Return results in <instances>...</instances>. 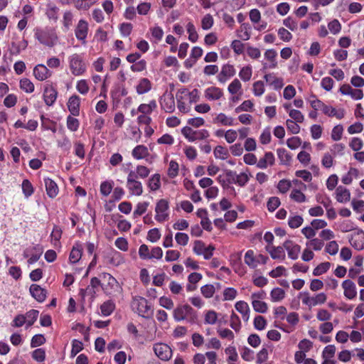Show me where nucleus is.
I'll return each mask as SVG.
<instances>
[{"mask_svg":"<svg viewBox=\"0 0 364 364\" xmlns=\"http://www.w3.org/2000/svg\"><path fill=\"white\" fill-rule=\"evenodd\" d=\"M75 116L68 115L66 119V124L68 129L71 132H76L80 127V122Z\"/></svg>","mask_w":364,"mask_h":364,"instance_id":"nucleus-48","label":"nucleus"},{"mask_svg":"<svg viewBox=\"0 0 364 364\" xmlns=\"http://www.w3.org/2000/svg\"><path fill=\"white\" fill-rule=\"evenodd\" d=\"M331 267V263L328 262H325L319 264L317 267H316L313 271V274L314 276H319L323 273H326Z\"/></svg>","mask_w":364,"mask_h":364,"instance_id":"nucleus-55","label":"nucleus"},{"mask_svg":"<svg viewBox=\"0 0 364 364\" xmlns=\"http://www.w3.org/2000/svg\"><path fill=\"white\" fill-rule=\"evenodd\" d=\"M235 309L242 314L245 321L250 318V307L247 302L244 301H237L235 305Z\"/></svg>","mask_w":364,"mask_h":364,"instance_id":"nucleus-31","label":"nucleus"},{"mask_svg":"<svg viewBox=\"0 0 364 364\" xmlns=\"http://www.w3.org/2000/svg\"><path fill=\"white\" fill-rule=\"evenodd\" d=\"M161 107L167 113H172L175 110L176 105L172 94L164 95L160 101Z\"/></svg>","mask_w":364,"mask_h":364,"instance_id":"nucleus-17","label":"nucleus"},{"mask_svg":"<svg viewBox=\"0 0 364 364\" xmlns=\"http://www.w3.org/2000/svg\"><path fill=\"white\" fill-rule=\"evenodd\" d=\"M149 205V203L146 201L137 203L136 209L133 213V217L136 218L142 215L146 211Z\"/></svg>","mask_w":364,"mask_h":364,"instance_id":"nucleus-54","label":"nucleus"},{"mask_svg":"<svg viewBox=\"0 0 364 364\" xmlns=\"http://www.w3.org/2000/svg\"><path fill=\"white\" fill-rule=\"evenodd\" d=\"M290 198L291 200L297 203H304L306 200V196L298 189H293L291 191Z\"/></svg>","mask_w":364,"mask_h":364,"instance_id":"nucleus-59","label":"nucleus"},{"mask_svg":"<svg viewBox=\"0 0 364 364\" xmlns=\"http://www.w3.org/2000/svg\"><path fill=\"white\" fill-rule=\"evenodd\" d=\"M63 230L62 228L55 225L50 234V241L55 247H60V238L62 237Z\"/></svg>","mask_w":364,"mask_h":364,"instance_id":"nucleus-29","label":"nucleus"},{"mask_svg":"<svg viewBox=\"0 0 364 364\" xmlns=\"http://www.w3.org/2000/svg\"><path fill=\"white\" fill-rule=\"evenodd\" d=\"M350 245L357 250L364 249V231L359 230L355 232L349 240Z\"/></svg>","mask_w":364,"mask_h":364,"instance_id":"nucleus-21","label":"nucleus"},{"mask_svg":"<svg viewBox=\"0 0 364 364\" xmlns=\"http://www.w3.org/2000/svg\"><path fill=\"white\" fill-rule=\"evenodd\" d=\"M68 109L73 116H79L80 114V98L77 95H73L68 99L67 103Z\"/></svg>","mask_w":364,"mask_h":364,"instance_id":"nucleus-18","label":"nucleus"},{"mask_svg":"<svg viewBox=\"0 0 364 364\" xmlns=\"http://www.w3.org/2000/svg\"><path fill=\"white\" fill-rule=\"evenodd\" d=\"M214 124H219L223 126H233L235 125L234 119L231 117H228L224 113L218 114L213 120Z\"/></svg>","mask_w":364,"mask_h":364,"instance_id":"nucleus-33","label":"nucleus"},{"mask_svg":"<svg viewBox=\"0 0 364 364\" xmlns=\"http://www.w3.org/2000/svg\"><path fill=\"white\" fill-rule=\"evenodd\" d=\"M253 107L254 104L251 100H245L240 105L235 109V112L236 113H240L241 112H252Z\"/></svg>","mask_w":364,"mask_h":364,"instance_id":"nucleus-53","label":"nucleus"},{"mask_svg":"<svg viewBox=\"0 0 364 364\" xmlns=\"http://www.w3.org/2000/svg\"><path fill=\"white\" fill-rule=\"evenodd\" d=\"M283 247L287 251L288 257L295 260L298 259L301 252V246L294 242L292 240H287L283 243Z\"/></svg>","mask_w":364,"mask_h":364,"instance_id":"nucleus-13","label":"nucleus"},{"mask_svg":"<svg viewBox=\"0 0 364 364\" xmlns=\"http://www.w3.org/2000/svg\"><path fill=\"white\" fill-rule=\"evenodd\" d=\"M136 178H145L149 176L150 170L145 166L139 165L136 167Z\"/></svg>","mask_w":364,"mask_h":364,"instance_id":"nucleus-62","label":"nucleus"},{"mask_svg":"<svg viewBox=\"0 0 364 364\" xmlns=\"http://www.w3.org/2000/svg\"><path fill=\"white\" fill-rule=\"evenodd\" d=\"M132 156L137 159H142L147 157L149 155L147 147L144 145H137L132 151Z\"/></svg>","mask_w":364,"mask_h":364,"instance_id":"nucleus-32","label":"nucleus"},{"mask_svg":"<svg viewBox=\"0 0 364 364\" xmlns=\"http://www.w3.org/2000/svg\"><path fill=\"white\" fill-rule=\"evenodd\" d=\"M32 296L38 302H43L46 299L47 291L38 284H31L29 289Z\"/></svg>","mask_w":364,"mask_h":364,"instance_id":"nucleus-19","label":"nucleus"},{"mask_svg":"<svg viewBox=\"0 0 364 364\" xmlns=\"http://www.w3.org/2000/svg\"><path fill=\"white\" fill-rule=\"evenodd\" d=\"M173 317L177 322L186 321L187 323L193 324L198 320V314L190 305L179 304L173 309Z\"/></svg>","mask_w":364,"mask_h":364,"instance_id":"nucleus-2","label":"nucleus"},{"mask_svg":"<svg viewBox=\"0 0 364 364\" xmlns=\"http://www.w3.org/2000/svg\"><path fill=\"white\" fill-rule=\"evenodd\" d=\"M342 288L343 289V294L348 299L353 300L357 296V289L355 283L350 280L346 279L342 282Z\"/></svg>","mask_w":364,"mask_h":364,"instance_id":"nucleus-14","label":"nucleus"},{"mask_svg":"<svg viewBox=\"0 0 364 364\" xmlns=\"http://www.w3.org/2000/svg\"><path fill=\"white\" fill-rule=\"evenodd\" d=\"M39 311L36 309H31L26 314V328L31 327L37 320Z\"/></svg>","mask_w":364,"mask_h":364,"instance_id":"nucleus-44","label":"nucleus"},{"mask_svg":"<svg viewBox=\"0 0 364 364\" xmlns=\"http://www.w3.org/2000/svg\"><path fill=\"white\" fill-rule=\"evenodd\" d=\"M95 2L96 0H74V6L77 10L87 11Z\"/></svg>","mask_w":364,"mask_h":364,"instance_id":"nucleus-42","label":"nucleus"},{"mask_svg":"<svg viewBox=\"0 0 364 364\" xmlns=\"http://www.w3.org/2000/svg\"><path fill=\"white\" fill-rule=\"evenodd\" d=\"M181 133L189 141L202 140L207 139L209 136V132L207 129L195 131L191 127L188 126L183 127L181 129Z\"/></svg>","mask_w":364,"mask_h":364,"instance_id":"nucleus-7","label":"nucleus"},{"mask_svg":"<svg viewBox=\"0 0 364 364\" xmlns=\"http://www.w3.org/2000/svg\"><path fill=\"white\" fill-rule=\"evenodd\" d=\"M102 279L107 284H102L104 292L109 296H114L119 292L120 286L117 279L109 273H103Z\"/></svg>","mask_w":364,"mask_h":364,"instance_id":"nucleus-5","label":"nucleus"},{"mask_svg":"<svg viewBox=\"0 0 364 364\" xmlns=\"http://www.w3.org/2000/svg\"><path fill=\"white\" fill-rule=\"evenodd\" d=\"M73 14L70 11H65L63 16V25L66 30H69L73 24Z\"/></svg>","mask_w":364,"mask_h":364,"instance_id":"nucleus-56","label":"nucleus"},{"mask_svg":"<svg viewBox=\"0 0 364 364\" xmlns=\"http://www.w3.org/2000/svg\"><path fill=\"white\" fill-rule=\"evenodd\" d=\"M336 198L338 202L341 203L349 201L350 199V191L342 186H339L336 190Z\"/></svg>","mask_w":364,"mask_h":364,"instance_id":"nucleus-27","label":"nucleus"},{"mask_svg":"<svg viewBox=\"0 0 364 364\" xmlns=\"http://www.w3.org/2000/svg\"><path fill=\"white\" fill-rule=\"evenodd\" d=\"M127 188L130 195L139 196L143 193L142 183L136 180L135 172L130 171L127 176Z\"/></svg>","mask_w":364,"mask_h":364,"instance_id":"nucleus-6","label":"nucleus"},{"mask_svg":"<svg viewBox=\"0 0 364 364\" xmlns=\"http://www.w3.org/2000/svg\"><path fill=\"white\" fill-rule=\"evenodd\" d=\"M270 296L272 301H279L285 297V291L279 287H276L271 291Z\"/></svg>","mask_w":364,"mask_h":364,"instance_id":"nucleus-46","label":"nucleus"},{"mask_svg":"<svg viewBox=\"0 0 364 364\" xmlns=\"http://www.w3.org/2000/svg\"><path fill=\"white\" fill-rule=\"evenodd\" d=\"M114 309L115 304L112 300L106 301L100 306L101 314L104 316L111 315Z\"/></svg>","mask_w":364,"mask_h":364,"instance_id":"nucleus-39","label":"nucleus"},{"mask_svg":"<svg viewBox=\"0 0 364 364\" xmlns=\"http://www.w3.org/2000/svg\"><path fill=\"white\" fill-rule=\"evenodd\" d=\"M157 107V104L155 100H152L149 104H141L138 107V112L141 114H150Z\"/></svg>","mask_w":364,"mask_h":364,"instance_id":"nucleus-37","label":"nucleus"},{"mask_svg":"<svg viewBox=\"0 0 364 364\" xmlns=\"http://www.w3.org/2000/svg\"><path fill=\"white\" fill-rule=\"evenodd\" d=\"M186 30L188 33V40L192 43H196L198 39V34L194 24L192 22H188L186 25Z\"/></svg>","mask_w":364,"mask_h":364,"instance_id":"nucleus-45","label":"nucleus"},{"mask_svg":"<svg viewBox=\"0 0 364 364\" xmlns=\"http://www.w3.org/2000/svg\"><path fill=\"white\" fill-rule=\"evenodd\" d=\"M22 191L26 198L30 197L34 193V188L28 179H24L21 184Z\"/></svg>","mask_w":364,"mask_h":364,"instance_id":"nucleus-47","label":"nucleus"},{"mask_svg":"<svg viewBox=\"0 0 364 364\" xmlns=\"http://www.w3.org/2000/svg\"><path fill=\"white\" fill-rule=\"evenodd\" d=\"M33 75L37 80L43 81L51 75V72L46 65L38 64L33 68Z\"/></svg>","mask_w":364,"mask_h":364,"instance_id":"nucleus-23","label":"nucleus"},{"mask_svg":"<svg viewBox=\"0 0 364 364\" xmlns=\"http://www.w3.org/2000/svg\"><path fill=\"white\" fill-rule=\"evenodd\" d=\"M32 250L34 251V252L31 255L28 259V263L29 264L36 262L40 259L43 253V247L40 245H36L33 247Z\"/></svg>","mask_w":364,"mask_h":364,"instance_id":"nucleus-43","label":"nucleus"},{"mask_svg":"<svg viewBox=\"0 0 364 364\" xmlns=\"http://www.w3.org/2000/svg\"><path fill=\"white\" fill-rule=\"evenodd\" d=\"M69 68L75 76L82 75L87 70V65L83 57L78 53H73L68 57Z\"/></svg>","mask_w":364,"mask_h":364,"instance_id":"nucleus-4","label":"nucleus"},{"mask_svg":"<svg viewBox=\"0 0 364 364\" xmlns=\"http://www.w3.org/2000/svg\"><path fill=\"white\" fill-rule=\"evenodd\" d=\"M153 350L156 355L161 360L168 361L172 357V350L167 344L156 343L154 345Z\"/></svg>","mask_w":364,"mask_h":364,"instance_id":"nucleus-11","label":"nucleus"},{"mask_svg":"<svg viewBox=\"0 0 364 364\" xmlns=\"http://www.w3.org/2000/svg\"><path fill=\"white\" fill-rule=\"evenodd\" d=\"M20 88L27 93H31L34 91L33 83L28 78H23L20 80Z\"/></svg>","mask_w":364,"mask_h":364,"instance_id":"nucleus-51","label":"nucleus"},{"mask_svg":"<svg viewBox=\"0 0 364 364\" xmlns=\"http://www.w3.org/2000/svg\"><path fill=\"white\" fill-rule=\"evenodd\" d=\"M304 222V219L301 215L289 216L288 225L291 229H296L300 227Z\"/></svg>","mask_w":364,"mask_h":364,"instance_id":"nucleus-52","label":"nucleus"},{"mask_svg":"<svg viewBox=\"0 0 364 364\" xmlns=\"http://www.w3.org/2000/svg\"><path fill=\"white\" fill-rule=\"evenodd\" d=\"M251 26L248 23H242L238 31V36L243 41H247L251 37Z\"/></svg>","mask_w":364,"mask_h":364,"instance_id":"nucleus-40","label":"nucleus"},{"mask_svg":"<svg viewBox=\"0 0 364 364\" xmlns=\"http://www.w3.org/2000/svg\"><path fill=\"white\" fill-rule=\"evenodd\" d=\"M131 307L134 312L143 318H149L153 316L152 306L147 299L142 296H134L131 303Z\"/></svg>","mask_w":364,"mask_h":364,"instance_id":"nucleus-3","label":"nucleus"},{"mask_svg":"<svg viewBox=\"0 0 364 364\" xmlns=\"http://www.w3.org/2000/svg\"><path fill=\"white\" fill-rule=\"evenodd\" d=\"M28 46V41L25 39L22 41L15 43H11V52L14 54H19L20 52L23 50H25Z\"/></svg>","mask_w":364,"mask_h":364,"instance_id":"nucleus-49","label":"nucleus"},{"mask_svg":"<svg viewBox=\"0 0 364 364\" xmlns=\"http://www.w3.org/2000/svg\"><path fill=\"white\" fill-rule=\"evenodd\" d=\"M311 98V99L309 100V102L311 107L316 111L319 109L323 111L326 104H324L321 100L317 99L315 95H312Z\"/></svg>","mask_w":364,"mask_h":364,"instance_id":"nucleus-63","label":"nucleus"},{"mask_svg":"<svg viewBox=\"0 0 364 364\" xmlns=\"http://www.w3.org/2000/svg\"><path fill=\"white\" fill-rule=\"evenodd\" d=\"M277 53L274 49H268L264 53V58L270 62L269 68L274 69L277 67Z\"/></svg>","mask_w":364,"mask_h":364,"instance_id":"nucleus-38","label":"nucleus"},{"mask_svg":"<svg viewBox=\"0 0 364 364\" xmlns=\"http://www.w3.org/2000/svg\"><path fill=\"white\" fill-rule=\"evenodd\" d=\"M284 248V247L282 246L275 247L270 245L265 247L266 250L269 252L273 259L281 260H284L285 259V252Z\"/></svg>","mask_w":364,"mask_h":364,"instance_id":"nucleus-25","label":"nucleus"},{"mask_svg":"<svg viewBox=\"0 0 364 364\" xmlns=\"http://www.w3.org/2000/svg\"><path fill=\"white\" fill-rule=\"evenodd\" d=\"M152 85L151 81L146 77L140 79L138 85L136 87L137 94L143 95L151 90Z\"/></svg>","mask_w":364,"mask_h":364,"instance_id":"nucleus-30","label":"nucleus"},{"mask_svg":"<svg viewBox=\"0 0 364 364\" xmlns=\"http://www.w3.org/2000/svg\"><path fill=\"white\" fill-rule=\"evenodd\" d=\"M168 202L166 199L159 200L155 208V220L159 223H163L168 219Z\"/></svg>","mask_w":364,"mask_h":364,"instance_id":"nucleus-9","label":"nucleus"},{"mask_svg":"<svg viewBox=\"0 0 364 364\" xmlns=\"http://www.w3.org/2000/svg\"><path fill=\"white\" fill-rule=\"evenodd\" d=\"M58 91L51 84H46L43 89V100L46 105L52 106L56 101Z\"/></svg>","mask_w":364,"mask_h":364,"instance_id":"nucleus-12","label":"nucleus"},{"mask_svg":"<svg viewBox=\"0 0 364 364\" xmlns=\"http://www.w3.org/2000/svg\"><path fill=\"white\" fill-rule=\"evenodd\" d=\"M200 291L205 298L210 299L213 296L215 289L213 284H205L201 287Z\"/></svg>","mask_w":364,"mask_h":364,"instance_id":"nucleus-60","label":"nucleus"},{"mask_svg":"<svg viewBox=\"0 0 364 364\" xmlns=\"http://www.w3.org/2000/svg\"><path fill=\"white\" fill-rule=\"evenodd\" d=\"M275 163V157L272 152L269 151L264 154V157L260 158L257 163V167L261 169H265L268 166H273Z\"/></svg>","mask_w":364,"mask_h":364,"instance_id":"nucleus-24","label":"nucleus"},{"mask_svg":"<svg viewBox=\"0 0 364 364\" xmlns=\"http://www.w3.org/2000/svg\"><path fill=\"white\" fill-rule=\"evenodd\" d=\"M235 75V69L232 65L225 64L222 67V69L217 76L218 80L220 82L224 83L229 78Z\"/></svg>","mask_w":364,"mask_h":364,"instance_id":"nucleus-16","label":"nucleus"},{"mask_svg":"<svg viewBox=\"0 0 364 364\" xmlns=\"http://www.w3.org/2000/svg\"><path fill=\"white\" fill-rule=\"evenodd\" d=\"M76 90L82 95L88 93L90 87L86 80H80L77 82Z\"/></svg>","mask_w":364,"mask_h":364,"instance_id":"nucleus-64","label":"nucleus"},{"mask_svg":"<svg viewBox=\"0 0 364 364\" xmlns=\"http://www.w3.org/2000/svg\"><path fill=\"white\" fill-rule=\"evenodd\" d=\"M264 79L276 90H280L284 86L283 79L282 77H276L274 73L264 75Z\"/></svg>","mask_w":364,"mask_h":364,"instance_id":"nucleus-26","label":"nucleus"},{"mask_svg":"<svg viewBox=\"0 0 364 364\" xmlns=\"http://www.w3.org/2000/svg\"><path fill=\"white\" fill-rule=\"evenodd\" d=\"M244 261L250 268L254 269L257 267V256L255 255L252 250H249L246 252Z\"/></svg>","mask_w":364,"mask_h":364,"instance_id":"nucleus-41","label":"nucleus"},{"mask_svg":"<svg viewBox=\"0 0 364 364\" xmlns=\"http://www.w3.org/2000/svg\"><path fill=\"white\" fill-rule=\"evenodd\" d=\"M252 75V67L250 65L243 67L239 73L240 77L244 82L249 81L251 79Z\"/></svg>","mask_w":364,"mask_h":364,"instance_id":"nucleus-58","label":"nucleus"},{"mask_svg":"<svg viewBox=\"0 0 364 364\" xmlns=\"http://www.w3.org/2000/svg\"><path fill=\"white\" fill-rule=\"evenodd\" d=\"M148 188L151 191H156L161 188V176L159 173L152 175L147 181Z\"/></svg>","mask_w":364,"mask_h":364,"instance_id":"nucleus-36","label":"nucleus"},{"mask_svg":"<svg viewBox=\"0 0 364 364\" xmlns=\"http://www.w3.org/2000/svg\"><path fill=\"white\" fill-rule=\"evenodd\" d=\"M302 295V303L309 307L324 304L327 299L325 293L317 294L315 296H310L308 292L300 293Z\"/></svg>","mask_w":364,"mask_h":364,"instance_id":"nucleus-10","label":"nucleus"},{"mask_svg":"<svg viewBox=\"0 0 364 364\" xmlns=\"http://www.w3.org/2000/svg\"><path fill=\"white\" fill-rule=\"evenodd\" d=\"M83 245L80 241H76L70 251L69 255V262L72 264H75L80 261L82 257L83 252Z\"/></svg>","mask_w":364,"mask_h":364,"instance_id":"nucleus-15","label":"nucleus"},{"mask_svg":"<svg viewBox=\"0 0 364 364\" xmlns=\"http://www.w3.org/2000/svg\"><path fill=\"white\" fill-rule=\"evenodd\" d=\"M74 154L75 156H77L81 159H83L85 158V145L83 143L80 141H75L74 143Z\"/></svg>","mask_w":364,"mask_h":364,"instance_id":"nucleus-61","label":"nucleus"},{"mask_svg":"<svg viewBox=\"0 0 364 364\" xmlns=\"http://www.w3.org/2000/svg\"><path fill=\"white\" fill-rule=\"evenodd\" d=\"M323 113L328 117H336L338 119H341L344 117L345 112L343 109L337 111L334 107L325 105Z\"/></svg>","mask_w":364,"mask_h":364,"instance_id":"nucleus-35","label":"nucleus"},{"mask_svg":"<svg viewBox=\"0 0 364 364\" xmlns=\"http://www.w3.org/2000/svg\"><path fill=\"white\" fill-rule=\"evenodd\" d=\"M252 305L256 312L264 314L267 311V304L264 301L259 300L252 301Z\"/></svg>","mask_w":364,"mask_h":364,"instance_id":"nucleus-57","label":"nucleus"},{"mask_svg":"<svg viewBox=\"0 0 364 364\" xmlns=\"http://www.w3.org/2000/svg\"><path fill=\"white\" fill-rule=\"evenodd\" d=\"M75 36L77 41H79L82 46L87 44V38L89 32L88 22L85 19H80L75 26Z\"/></svg>","mask_w":364,"mask_h":364,"instance_id":"nucleus-8","label":"nucleus"},{"mask_svg":"<svg viewBox=\"0 0 364 364\" xmlns=\"http://www.w3.org/2000/svg\"><path fill=\"white\" fill-rule=\"evenodd\" d=\"M277 154L280 161V164L289 166L292 160V155L290 152L284 148H279L277 150Z\"/></svg>","mask_w":364,"mask_h":364,"instance_id":"nucleus-28","label":"nucleus"},{"mask_svg":"<svg viewBox=\"0 0 364 364\" xmlns=\"http://www.w3.org/2000/svg\"><path fill=\"white\" fill-rule=\"evenodd\" d=\"M60 9L54 4H49L46 9V15L50 21L56 22L58 20Z\"/></svg>","mask_w":364,"mask_h":364,"instance_id":"nucleus-34","label":"nucleus"},{"mask_svg":"<svg viewBox=\"0 0 364 364\" xmlns=\"http://www.w3.org/2000/svg\"><path fill=\"white\" fill-rule=\"evenodd\" d=\"M44 183L48 196L52 199L55 198L59 193L57 183L50 178H45Z\"/></svg>","mask_w":364,"mask_h":364,"instance_id":"nucleus-22","label":"nucleus"},{"mask_svg":"<svg viewBox=\"0 0 364 364\" xmlns=\"http://www.w3.org/2000/svg\"><path fill=\"white\" fill-rule=\"evenodd\" d=\"M223 96L222 89L218 87L211 86L205 90L204 97L209 101L218 100Z\"/></svg>","mask_w":364,"mask_h":364,"instance_id":"nucleus-20","label":"nucleus"},{"mask_svg":"<svg viewBox=\"0 0 364 364\" xmlns=\"http://www.w3.org/2000/svg\"><path fill=\"white\" fill-rule=\"evenodd\" d=\"M34 38L41 45L53 48L58 41V36L54 28L46 26L44 28L37 27L34 30Z\"/></svg>","mask_w":364,"mask_h":364,"instance_id":"nucleus-1","label":"nucleus"},{"mask_svg":"<svg viewBox=\"0 0 364 364\" xmlns=\"http://www.w3.org/2000/svg\"><path fill=\"white\" fill-rule=\"evenodd\" d=\"M214 156L216 159L225 160L229 156V152L228 149L223 146H217L213 151Z\"/></svg>","mask_w":364,"mask_h":364,"instance_id":"nucleus-50","label":"nucleus"}]
</instances>
